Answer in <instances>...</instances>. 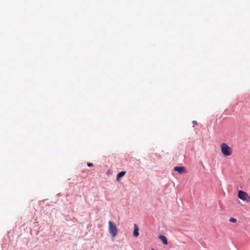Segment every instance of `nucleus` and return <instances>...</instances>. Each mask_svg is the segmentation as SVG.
<instances>
[{"mask_svg": "<svg viewBox=\"0 0 250 250\" xmlns=\"http://www.w3.org/2000/svg\"><path fill=\"white\" fill-rule=\"evenodd\" d=\"M108 232L111 235L112 238H114L118 233L116 225L111 221H108Z\"/></svg>", "mask_w": 250, "mask_h": 250, "instance_id": "1", "label": "nucleus"}, {"mask_svg": "<svg viewBox=\"0 0 250 250\" xmlns=\"http://www.w3.org/2000/svg\"><path fill=\"white\" fill-rule=\"evenodd\" d=\"M222 153L225 156H229L232 154V149L229 146L225 143H222L221 145Z\"/></svg>", "mask_w": 250, "mask_h": 250, "instance_id": "2", "label": "nucleus"}, {"mask_svg": "<svg viewBox=\"0 0 250 250\" xmlns=\"http://www.w3.org/2000/svg\"><path fill=\"white\" fill-rule=\"evenodd\" d=\"M238 197L241 200L244 201L249 202V197L248 194L243 190H239L238 191Z\"/></svg>", "mask_w": 250, "mask_h": 250, "instance_id": "3", "label": "nucleus"}, {"mask_svg": "<svg viewBox=\"0 0 250 250\" xmlns=\"http://www.w3.org/2000/svg\"><path fill=\"white\" fill-rule=\"evenodd\" d=\"M174 169L179 173H183L186 172V168L184 167H175Z\"/></svg>", "mask_w": 250, "mask_h": 250, "instance_id": "4", "label": "nucleus"}, {"mask_svg": "<svg viewBox=\"0 0 250 250\" xmlns=\"http://www.w3.org/2000/svg\"><path fill=\"white\" fill-rule=\"evenodd\" d=\"M158 238L164 245L167 244V237L164 235H160L158 236Z\"/></svg>", "mask_w": 250, "mask_h": 250, "instance_id": "5", "label": "nucleus"}, {"mask_svg": "<svg viewBox=\"0 0 250 250\" xmlns=\"http://www.w3.org/2000/svg\"><path fill=\"white\" fill-rule=\"evenodd\" d=\"M134 229L133 235L134 237H137L139 234V228L136 224H134Z\"/></svg>", "mask_w": 250, "mask_h": 250, "instance_id": "6", "label": "nucleus"}, {"mask_svg": "<svg viewBox=\"0 0 250 250\" xmlns=\"http://www.w3.org/2000/svg\"><path fill=\"white\" fill-rule=\"evenodd\" d=\"M125 174V171H121L120 172L118 173V174L117 175V177H116L117 180L118 181H119L120 178L121 177H122V176H123Z\"/></svg>", "mask_w": 250, "mask_h": 250, "instance_id": "7", "label": "nucleus"}, {"mask_svg": "<svg viewBox=\"0 0 250 250\" xmlns=\"http://www.w3.org/2000/svg\"><path fill=\"white\" fill-rule=\"evenodd\" d=\"M229 221L230 222H233V223H234V222H236L237 220H236V219L235 218L231 217V218H230L229 219Z\"/></svg>", "mask_w": 250, "mask_h": 250, "instance_id": "8", "label": "nucleus"}, {"mask_svg": "<svg viewBox=\"0 0 250 250\" xmlns=\"http://www.w3.org/2000/svg\"><path fill=\"white\" fill-rule=\"evenodd\" d=\"M93 166V164H92V163H87V166H88V167H91V166Z\"/></svg>", "mask_w": 250, "mask_h": 250, "instance_id": "9", "label": "nucleus"}, {"mask_svg": "<svg viewBox=\"0 0 250 250\" xmlns=\"http://www.w3.org/2000/svg\"><path fill=\"white\" fill-rule=\"evenodd\" d=\"M192 123L195 124H197V122L196 121H193Z\"/></svg>", "mask_w": 250, "mask_h": 250, "instance_id": "10", "label": "nucleus"}, {"mask_svg": "<svg viewBox=\"0 0 250 250\" xmlns=\"http://www.w3.org/2000/svg\"><path fill=\"white\" fill-rule=\"evenodd\" d=\"M154 250V249H152V250Z\"/></svg>", "mask_w": 250, "mask_h": 250, "instance_id": "11", "label": "nucleus"}]
</instances>
